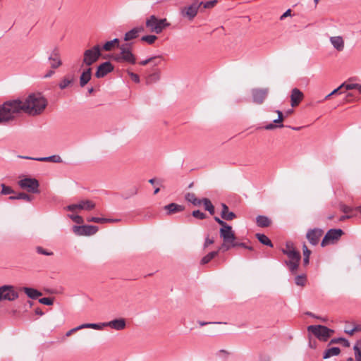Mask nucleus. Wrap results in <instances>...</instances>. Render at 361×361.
I'll return each instance as SVG.
<instances>
[{
	"instance_id": "1",
	"label": "nucleus",
	"mask_w": 361,
	"mask_h": 361,
	"mask_svg": "<svg viewBox=\"0 0 361 361\" xmlns=\"http://www.w3.org/2000/svg\"><path fill=\"white\" fill-rule=\"evenodd\" d=\"M8 121L13 120L16 116L23 112L30 116L41 114L47 105V99L40 93H32L28 95L24 101L14 99L5 102Z\"/></svg>"
},
{
	"instance_id": "2",
	"label": "nucleus",
	"mask_w": 361,
	"mask_h": 361,
	"mask_svg": "<svg viewBox=\"0 0 361 361\" xmlns=\"http://www.w3.org/2000/svg\"><path fill=\"white\" fill-rule=\"evenodd\" d=\"M120 51L116 53L112 56L113 60L118 63H128L135 64L136 63V58L130 50V44L126 43L121 44L119 47Z\"/></svg>"
},
{
	"instance_id": "3",
	"label": "nucleus",
	"mask_w": 361,
	"mask_h": 361,
	"mask_svg": "<svg viewBox=\"0 0 361 361\" xmlns=\"http://www.w3.org/2000/svg\"><path fill=\"white\" fill-rule=\"evenodd\" d=\"M146 27L151 32L160 34L162 31L170 25L166 18L159 19L154 15L150 16L147 18Z\"/></svg>"
},
{
	"instance_id": "4",
	"label": "nucleus",
	"mask_w": 361,
	"mask_h": 361,
	"mask_svg": "<svg viewBox=\"0 0 361 361\" xmlns=\"http://www.w3.org/2000/svg\"><path fill=\"white\" fill-rule=\"evenodd\" d=\"M101 55L100 46L98 44L95 45L84 51L82 64L90 66L99 59Z\"/></svg>"
},
{
	"instance_id": "5",
	"label": "nucleus",
	"mask_w": 361,
	"mask_h": 361,
	"mask_svg": "<svg viewBox=\"0 0 361 361\" xmlns=\"http://www.w3.org/2000/svg\"><path fill=\"white\" fill-rule=\"evenodd\" d=\"M307 331L312 333L318 339L322 341H326L334 332L322 325H310L307 327Z\"/></svg>"
},
{
	"instance_id": "6",
	"label": "nucleus",
	"mask_w": 361,
	"mask_h": 361,
	"mask_svg": "<svg viewBox=\"0 0 361 361\" xmlns=\"http://www.w3.org/2000/svg\"><path fill=\"white\" fill-rule=\"evenodd\" d=\"M19 187L31 193H39V181L36 178L24 177L18 182Z\"/></svg>"
},
{
	"instance_id": "7",
	"label": "nucleus",
	"mask_w": 361,
	"mask_h": 361,
	"mask_svg": "<svg viewBox=\"0 0 361 361\" xmlns=\"http://www.w3.org/2000/svg\"><path fill=\"white\" fill-rule=\"evenodd\" d=\"M19 295L11 285H4L0 286V301L12 302L18 298Z\"/></svg>"
},
{
	"instance_id": "8",
	"label": "nucleus",
	"mask_w": 361,
	"mask_h": 361,
	"mask_svg": "<svg viewBox=\"0 0 361 361\" xmlns=\"http://www.w3.org/2000/svg\"><path fill=\"white\" fill-rule=\"evenodd\" d=\"M95 207V204L88 200H81L78 203L69 204L64 209L73 213H78L80 210L90 211Z\"/></svg>"
},
{
	"instance_id": "9",
	"label": "nucleus",
	"mask_w": 361,
	"mask_h": 361,
	"mask_svg": "<svg viewBox=\"0 0 361 361\" xmlns=\"http://www.w3.org/2000/svg\"><path fill=\"white\" fill-rule=\"evenodd\" d=\"M343 234V231L340 228L330 229L324 235L321 245L325 247L329 244L334 243L335 241L338 240Z\"/></svg>"
},
{
	"instance_id": "10",
	"label": "nucleus",
	"mask_w": 361,
	"mask_h": 361,
	"mask_svg": "<svg viewBox=\"0 0 361 361\" xmlns=\"http://www.w3.org/2000/svg\"><path fill=\"white\" fill-rule=\"evenodd\" d=\"M202 2L195 1L191 5L185 6L181 10V15L183 17L192 20L197 15L199 8L202 6Z\"/></svg>"
},
{
	"instance_id": "11",
	"label": "nucleus",
	"mask_w": 361,
	"mask_h": 361,
	"mask_svg": "<svg viewBox=\"0 0 361 361\" xmlns=\"http://www.w3.org/2000/svg\"><path fill=\"white\" fill-rule=\"evenodd\" d=\"M98 228L92 225L73 226V231L77 235H92L95 234Z\"/></svg>"
},
{
	"instance_id": "12",
	"label": "nucleus",
	"mask_w": 361,
	"mask_h": 361,
	"mask_svg": "<svg viewBox=\"0 0 361 361\" xmlns=\"http://www.w3.org/2000/svg\"><path fill=\"white\" fill-rule=\"evenodd\" d=\"M254 103L261 104L268 95L269 88H254L251 90Z\"/></svg>"
},
{
	"instance_id": "13",
	"label": "nucleus",
	"mask_w": 361,
	"mask_h": 361,
	"mask_svg": "<svg viewBox=\"0 0 361 361\" xmlns=\"http://www.w3.org/2000/svg\"><path fill=\"white\" fill-rule=\"evenodd\" d=\"M323 230L320 228L310 229L307 231L306 238L310 244L312 245H316L318 244L320 238L323 235Z\"/></svg>"
},
{
	"instance_id": "14",
	"label": "nucleus",
	"mask_w": 361,
	"mask_h": 361,
	"mask_svg": "<svg viewBox=\"0 0 361 361\" xmlns=\"http://www.w3.org/2000/svg\"><path fill=\"white\" fill-rule=\"evenodd\" d=\"M48 59L50 61V67L53 69H56L62 65L60 51L58 47H55L51 51Z\"/></svg>"
},
{
	"instance_id": "15",
	"label": "nucleus",
	"mask_w": 361,
	"mask_h": 361,
	"mask_svg": "<svg viewBox=\"0 0 361 361\" xmlns=\"http://www.w3.org/2000/svg\"><path fill=\"white\" fill-rule=\"evenodd\" d=\"M220 237L223 239L224 242H233L235 240L236 237L232 227L228 226L225 228H221L219 230Z\"/></svg>"
},
{
	"instance_id": "16",
	"label": "nucleus",
	"mask_w": 361,
	"mask_h": 361,
	"mask_svg": "<svg viewBox=\"0 0 361 361\" xmlns=\"http://www.w3.org/2000/svg\"><path fill=\"white\" fill-rule=\"evenodd\" d=\"M113 70L114 66L109 61L104 62L97 67V70L95 73V77L97 78H103Z\"/></svg>"
},
{
	"instance_id": "17",
	"label": "nucleus",
	"mask_w": 361,
	"mask_h": 361,
	"mask_svg": "<svg viewBox=\"0 0 361 361\" xmlns=\"http://www.w3.org/2000/svg\"><path fill=\"white\" fill-rule=\"evenodd\" d=\"M20 158L26 159H31V160H35L39 161H50L53 163H61L62 162V159L59 155H52L50 157H23L19 156Z\"/></svg>"
},
{
	"instance_id": "18",
	"label": "nucleus",
	"mask_w": 361,
	"mask_h": 361,
	"mask_svg": "<svg viewBox=\"0 0 361 361\" xmlns=\"http://www.w3.org/2000/svg\"><path fill=\"white\" fill-rule=\"evenodd\" d=\"M161 78V71L158 68H152L151 71L147 73L146 83L152 84L158 82Z\"/></svg>"
},
{
	"instance_id": "19",
	"label": "nucleus",
	"mask_w": 361,
	"mask_h": 361,
	"mask_svg": "<svg viewBox=\"0 0 361 361\" xmlns=\"http://www.w3.org/2000/svg\"><path fill=\"white\" fill-rule=\"evenodd\" d=\"M303 99V93L298 88L292 90L290 95L291 106L293 107L298 106Z\"/></svg>"
},
{
	"instance_id": "20",
	"label": "nucleus",
	"mask_w": 361,
	"mask_h": 361,
	"mask_svg": "<svg viewBox=\"0 0 361 361\" xmlns=\"http://www.w3.org/2000/svg\"><path fill=\"white\" fill-rule=\"evenodd\" d=\"M106 326H109L115 330L119 331L124 329L126 326V320L124 319L120 318L106 322Z\"/></svg>"
},
{
	"instance_id": "21",
	"label": "nucleus",
	"mask_w": 361,
	"mask_h": 361,
	"mask_svg": "<svg viewBox=\"0 0 361 361\" xmlns=\"http://www.w3.org/2000/svg\"><path fill=\"white\" fill-rule=\"evenodd\" d=\"M333 47L338 51H342L344 49V40L341 36H334L329 38Z\"/></svg>"
},
{
	"instance_id": "22",
	"label": "nucleus",
	"mask_w": 361,
	"mask_h": 361,
	"mask_svg": "<svg viewBox=\"0 0 361 361\" xmlns=\"http://www.w3.org/2000/svg\"><path fill=\"white\" fill-rule=\"evenodd\" d=\"M164 209L166 211L168 215H171L183 211L185 207L176 203H171L164 206Z\"/></svg>"
},
{
	"instance_id": "23",
	"label": "nucleus",
	"mask_w": 361,
	"mask_h": 361,
	"mask_svg": "<svg viewBox=\"0 0 361 361\" xmlns=\"http://www.w3.org/2000/svg\"><path fill=\"white\" fill-rule=\"evenodd\" d=\"M276 113L278 114V118L276 119H274L273 121V123H269V124H267L264 128L266 130H273L277 127L279 128H282L283 127V125L281 124V123L283 121V113L281 111H276Z\"/></svg>"
},
{
	"instance_id": "24",
	"label": "nucleus",
	"mask_w": 361,
	"mask_h": 361,
	"mask_svg": "<svg viewBox=\"0 0 361 361\" xmlns=\"http://www.w3.org/2000/svg\"><path fill=\"white\" fill-rule=\"evenodd\" d=\"M222 210L221 213V218L226 221H231L235 218V214L233 212L228 211V207L226 204H221Z\"/></svg>"
},
{
	"instance_id": "25",
	"label": "nucleus",
	"mask_w": 361,
	"mask_h": 361,
	"mask_svg": "<svg viewBox=\"0 0 361 361\" xmlns=\"http://www.w3.org/2000/svg\"><path fill=\"white\" fill-rule=\"evenodd\" d=\"M92 69L88 68L84 71L80 77V85L81 87H84L91 79Z\"/></svg>"
},
{
	"instance_id": "26",
	"label": "nucleus",
	"mask_w": 361,
	"mask_h": 361,
	"mask_svg": "<svg viewBox=\"0 0 361 361\" xmlns=\"http://www.w3.org/2000/svg\"><path fill=\"white\" fill-rule=\"evenodd\" d=\"M23 290L31 299H36L42 295L40 291L32 288L24 287Z\"/></svg>"
},
{
	"instance_id": "27",
	"label": "nucleus",
	"mask_w": 361,
	"mask_h": 361,
	"mask_svg": "<svg viewBox=\"0 0 361 361\" xmlns=\"http://www.w3.org/2000/svg\"><path fill=\"white\" fill-rule=\"evenodd\" d=\"M6 106H8V104H6L5 102L2 105H0V124L8 122Z\"/></svg>"
},
{
	"instance_id": "28",
	"label": "nucleus",
	"mask_w": 361,
	"mask_h": 361,
	"mask_svg": "<svg viewBox=\"0 0 361 361\" xmlns=\"http://www.w3.org/2000/svg\"><path fill=\"white\" fill-rule=\"evenodd\" d=\"M185 198L187 201L191 202L194 206H200L202 204V199H197L195 195L192 192H188Z\"/></svg>"
},
{
	"instance_id": "29",
	"label": "nucleus",
	"mask_w": 361,
	"mask_h": 361,
	"mask_svg": "<svg viewBox=\"0 0 361 361\" xmlns=\"http://www.w3.org/2000/svg\"><path fill=\"white\" fill-rule=\"evenodd\" d=\"M256 222L258 226L264 228L269 226L270 225L271 221L268 217L259 215L257 216Z\"/></svg>"
},
{
	"instance_id": "30",
	"label": "nucleus",
	"mask_w": 361,
	"mask_h": 361,
	"mask_svg": "<svg viewBox=\"0 0 361 361\" xmlns=\"http://www.w3.org/2000/svg\"><path fill=\"white\" fill-rule=\"evenodd\" d=\"M340 352H341V350L338 347H333V348H329L324 352L323 358L328 359L331 356L338 355L340 353Z\"/></svg>"
},
{
	"instance_id": "31",
	"label": "nucleus",
	"mask_w": 361,
	"mask_h": 361,
	"mask_svg": "<svg viewBox=\"0 0 361 361\" xmlns=\"http://www.w3.org/2000/svg\"><path fill=\"white\" fill-rule=\"evenodd\" d=\"M9 200H23L26 202H31L32 200V197L30 195H29L25 192H20L16 195L10 196Z\"/></svg>"
},
{
	"instance_id": "32",
	"label": "nucleus",
	"mask_w": 361,
	"mask_h": 361,
	"mask_svg": "<svg viewBox=\"0 0 361 361\" xmlns=\"http://www.w3.org/2000/svg\"><path fill=\"white\" fill-rule=\"evenodd\" d=\"M82 328L83 329H93L96 330H101L103 327L106 326V322L100 323V324H94V323H85L82 324Z\"/></svg>"
},
{
	"instance_id": "33",
	"label": "nucleus",
	"mask_w": 361,
	"mask_h": 361,
	"mask_svg": "<svg viewBox=\"0 0 361 361\" xmlns=\"http://www.w3.org/2000/svg\"><path fill=\"white\" fill-rule=\"evenodd\" d=\"M256 238L258 239V240L262 244L267 245V246L271 247H273V244H272L271 241L264 234L257 233L256 234Z\"/></svg>"
},
{
	"instance_id": "34",
	"label": "nucleus",
	"mask_w": 361,
	"mask_h": 361,
	"mask_svg": "<svg viewBox=\"0 0 361 361\" xmlns=\"http://www.w3.org/2000/svg\"><path fill=\"white\" fill-rule=\"evenodd\" d=\"M202 203L204 204L205 210L208 211L210 214H214V207L209 199L203 198Z\"/></svg>"
},
{
	"instance_id": "35",
	"label": "nucleus",
	"mask_w": 361,
	"mask_h": 361,
	"mask_svg": "<svg viewBox=\"0 0 361 361\" xmlns=\"http://www.w3.org/2000/svg\"><path fill=\"white\" fill-rule=\"evenodd\" d=\"M137 31L133 28L125 34L124 40L128 42L137 38Z\"/></svg>"
},
{
	"instance_id": "36",
	"label": "nucleus",
	"mask_w": 361,
	"mask_h": 361,
	"mask_svg": "<svg viewBox=\"0 0 361 361\" xmlns=\"http://www.w3.org/2000/svg\"><path fill=\"white\" fill-rule=\"evenodd\" d=\"M287 257L289 258L288 261L300 260V253L295 250H291V252L287 253Z\"/></svg>"
},
{
	"instance_id": "37",
	"label": "nucleus",
	"mask_w": 361,
	"mask_h": 361,
	"mask_svg": "<svg viewBox=\"0 0 361 361\" xmlns=\"http://www.w3.org/2000/svg\"><path fill=\"white\" fill-rule=\"evenodd\" d=\"M219 253V250L217 251H213L209 253H208L207 255H205L201 260V263L202 264H205L210 262L213 258H214Z\"/></svg>"
},
{
	"instance_id": "38",
	"label": "nucleus",
	"mask_w": 361,
	"mask_h": 361,
	"mask_svg": "<svg viewBox=\"0 0 361 361\" xmlns=\"http://www.w3.org/2000/svg\"><path fill=\"white\" fill-rule=\"evenodd\" d=\"M300 260H295V261H286V265L288 267L290 271L293 274L295 273L298 267H299V262Z\"/></svg>"
},
{
	"instance_id": "39",
	"label": "nucleus",
	"mask_w": 361,
	"mask_h": 361,
	"mask_svg": "<svg viewBox=\"0 0 361 361\" xmlns=\"http://www.w3.org/2000/svg\"><path fill=\"white\" fill-rule=\"evenodd\" d=\"M340 87H341V90L343 88H345V90H351L356 89L359 91V87H360V85H359L357 83L347 84L345 82H343L340 85Z\"/></svg>"
},
{
	"instance_id": "40",
	"label": "nucleus",
	"mask_w": 361,
	"mask_h": 361,
	"mask_svg": "<svg viewBox=\"0 0 361 361\" xmlns=\"http://www.w3.org/2000/svg\"><path fill=\"white\" fill-rule=\"evenodd\" d=\"M68 216L75 223L78 224H81L83 223V219L82 216L77 214V213H73L68 214Z\"/></svg>"
},
{
	"instance_id": "41",
	"label": "nucleus",
	"mask_w": 361,
	"mask_h": 361,
	"mask_svg": "<svg viewBox=\"0 0 361 361\" xmlns=\"http://www.w3.org/2000/svg\"><path fill=\"white\" fill-rule=\"evenodd\" d=\"M306 282V276L305 274L298 275L295 278V283L297 286H304Z\"/></svg>"
},
{
	"instance_id": "42",
	"label": "nucleus",
	"mask_w": 361,
	"mask_h": 361,
	"mask_svg": "<svg viewBox=\"0 0 361 361\" xmlns=\"http://www.w3.org/2000/svg\"><path fill=\"white\" fill-rule=\"evenodd\" d=\"M157 39V37L156 35H149L142 37L141 40L148 43L149 44H152Z\"/></svg>"
},
{
	"instance_id": "43",
	"label": "nucleus",
	"mask_w": 361,
	"mask_h": 361,
	"mask_svg": "<svg viewBox=\"0 0 361 361\" xmlns=\"http://www.w3.org/2000/svg\"><path fill=\"white\" fill-rule=\"evenodd\" d=\"M1 193L2 195H9L14 193V190L9 186H6L5 184L2 183L1 185Z\"/></svg>"
},
{
	"instance_id": "44",
	"label": "nucleus",
	"mask_w": 361,
	"mask_h": 361,
	"mask_svg": "<svg viewBox=\"0 0 361 361\" xmlns=\"http://www.w3.org/2000/svg\"><path fill=\"white\" fill-rule=\"evenodd\" d=\"M73 82V80L72 79H68V78H64L63 80H62L61 81V82L59 83V87L60 89L61 90H63L65 88H66L70 84H71Z\"/></svg>"
},
{
	"instance_id": "45",
	"label": "nucleus",
	"mask_w": 361,
	"mask_h": 361,
	"mask_svg": "<svg viewBox=\"0 0 361 361\" xmlns=\"http://www.w3.org/2000/svg\"><path fill=\"white\" fill-rule=\"evenodd\" d=\"M233 243V242H224L219 250H222L223 252L227 251L231 247H234V246L232 245Z\"/></svg>"
},
{
	"instance_id": "46",
	"label": "nucleus",
	"mask_w": 361,
	"mask_h": 361,
	"mask_svg": "<svg viewBox=\"0 0 361 361\" xmlns=\"http://www.w3.org/2000/svg\"><path fill=\"white\" fill-rule=\"evenodd\" d=\"M192 215L193 217L197 218L198 219H204L207 217L206 214L200 212V210L193 211Z\"/></svg>"
},
{
	"instance_id": "47",
	"label": "nucleus",
	"mask_w": 361,
	"mask_h": 361,
	"mask_svg": "<svg viewBox=\"0 0 361 361\" xmlns=\"http://www.w3.org/2000/svg\"><path fill=\"white\" fill-rule=\"evenodd\" d=\"M291 250H295L293 244L290 242H288L286 244L285 248L282 249V252L286 255L288 252H291Z\"/></svg>"
},
{
	"instance_id": "48",
	"label": "nucleus",
	"mask_w": 361,
	"mask_h": 361,
	"mask_svg": "<svg viewBox=\"0 0 361 361\" xmlns=\"http://www.w3.org/2000/svg\"><path fill=\"white\" fill-rule=\"evenodd\" d=\"M159 58H160L159 56H152V57L148 58L145 60L140 61L139 63L141 66H146L147 64L150 63L151 62H154V61L159 59Z\"/></svg>"
},
{
	"instance_id": "49",
	"label": "nucleus",
	"mask_w": 361,
	"mask_h": 361,
	"mask_svg": "<svg viewBox=\"0 0 361 361\" xmlns=\"http://www.w3.org/2000/svg\"><path fill=\"white\" fill-rule=\"evenodd\" d=\"M39 302L43 305H52L54 303V300L50 298H42L39 300Z\"/></svg>"
},
{
	"instance_id": "50",
	"label": "nucleus",
	"mask_w": 361,
	"mask_h": 361,
	"mask_svg": "<svg viewBox=\"0 0 361 361\" xmlns=\"http://www.w3.org/2000/svg\"><path fill=\"white\" fill-rule=\"evenodd\" d=\"M353 350L355 351V361H361V350L357 345H355Z\"/></svg>"
},
{
	"instance_id": "51",
	"label": "nucleus",
	"mask_w": 361,
	"mask_h": 361,
	"mask_svg": "<svg viewBox=\"0 0 361 361\" xmlns=\"http://www.w3.org/2000/svg\"><path fill=\"white\" fill-rule=\"evenodd\" d=\"M115 47L111 41L106 42L102 47V49L106 51H111Z\"/></svg>"
},
{
	"instance_id": "52",
	"label": "nucleus",
	"mask_w": 361,
	"mask_h": 361,
	"mask_svg": "<svg viewBox=\"0 0 361 361\" xmlns=\"http://www.w3.org/2000/svg\"><path fill=\"white\" fill-rule=\"evenodd\" d=\"M217 3L216 0L207 1L205 3L202 2V4L204 8H210L214 7Z\"/></svg>"
},
{
	"instance_id": "53",
	"label": "nucleus",
	"mask_w": 361,
	"mask_h": 361,
	"mask_svg": "<svg viewBox=\"0 0 361 361\" xmlns=\"http://www.w3.org/2000/svg\"><path fill=\"white\" fill-rule=\"evenodd\" d=\"M105 218H99V217H91L87 219V221L89 222H94L99 224H104Z\"/></svg>"
},
{
	"instance_id": "54",
	"label": "nucleus",
	"mask_w": 361,
	"mask_h": 361,
	"mask_svg": "<svg viewBox=\"0 0 361 361\" xmlns=\"http://www.w3.org/2000/svg\"><path fill=\"white\" fill-rule=\"evenodd\" d=\"M37 252L39 254L47 255V256H51L53 255V252H48L47 250H44L42 247H37Z\"/></svg>"
},
{
	"instance_id": "55",
	"label": "nucleus",
	"mask_w": 361,
	"mask_h": 361,
	"mask_svg": "<svg viewBox=\"0 0 361 361\" xmlns=\"http://www.w3.org/2000/svg\"><path fill=\"white\" fill-rule=\"evenodd\" d=\"M128 74L129 75L133 81H134L136 83L140 82V78L137 74L130 72L129 71H128Z\"/></svg>"
},
{
	"instance_id": "56",
	"label": "nucleus",
	"mask_w": 361,
	"mask_h": 361,
	"mask_svg": "<svg viewBox=\"0 0 361 361\" xmlns=\"http://www.w3.org/2000/svg\"><path fill=\"white\" fill-rule=\"evenodd\" d=\"M82 329V325H79L75 328H73L71 329V330L68 331L66 333V336L68 337V336H71L73 333L79 331V330H81Z\"/></svg>"
},
{
	"instance_id": "57",
	"label": "nucleus",
	"mask_w": 361,
	"mask_h": 361,
	"mask_svg": "<svg viewBox=\"0 0 361 361\" xmlns=\"http://www.w3.org/2000/svg\"><path fill=\"white\" fill-rule=\"evenodd\" d=\"M340 209L345 214L349 213L352 211L351 207L343 204L340 205Z\"/></svg>"
},
{
	"instance_id": "58",
	"label": "nucleus",
	"mask_w": 361,
	"mask_h": 361,
	"mask_svg": "<svg viewBox=\"0 0 361 361\" xmlns=\"http://www.w3.org/2000/svg\"><path fill=\"white\" fill-rule=\"evenodd\" d=\"M214 220L219 224L221 226V228H225V227H227L229 225L226 223L224 221L220 219L219 217L217 216H215L214 217Z\"/></svg>"
},
{
	"instance_id": "59",
	"label": "nucleus",
	"mask_w": 361,
	"mask_h": 361,
	"mask_svg": "<svg viewBox=\"0 0 361 361\" xmlns=\"http://www.w3.org/2000/svg\"><path fill=\"white\" fill-rule=\"evenodd\" d=\"M341 90V87H337L336 89L334 90L330 94H329L328 95H326L325 97V99H328L330 97H331L332 95L335 94H337V93H340L341 94L342 92H339L340 90Z\"/></svg>"
},
{
	"instance_id": "60",
	"label": "nucleus",
	"mask_w": 361,
	"mask_h": 361,
	"mask_svg": "<svg viewBox=\"0 0 361 361\" xmlns=\"http://www.w3.org/2000/svg\"><path fill=\"white\" fill-rule=\"evenodd\" d=\"M302 250H303L304 257H305V256L310 257V255L311 254V251L307 248V247L305 244L303 245Z\"/></svg>"
},
{
	"instance_id": "61",
	"label": "nucleus",
	"mask_w": 361,
	"mask_h": 361,
	"mask_svg": "<svg viewBox=\"0 0 361 361\" xmlns=\"http://www.w3.org/2000/svg\"><path fill=\"white\" fill-rule=\"evenodd\" d=\"M342 340H343V338H335L331 340L329 344L338 343L342 342Z\"/></svg>"
},
{
	"instance_id": "62",
	"label": "nucleus",
	"mask_w": 361,
	"mask_h": 361,
	"mask_svg": "<svg viewBox=\"0 0 361 361\" xmlns=\"http://www.w3.org/2000/svg\"><path fill=\"white\" fill-rule=\"evenodd\" d=\"M291 13V10L288 9L280 17L281 20H283L285 18L290 16Z\"/></svg>"
},
{
	"instance_id": "63",
	"label": "nucleus",
	"mask_w": 361,
	"mask_h": 361,
	"mask_svg": "<svg viewBox=\"0 0 361 361\" xmlns=\"http://www.w3.org/2000/svg\"><path fill=\"white\" fill-rule=\"evenodd\" d=\"M213 243H214V240L207 238H206L205 242H204V247H207L209 245H212Z\"/></svg>"
},
{
	"instance_id": "64",
	"label": "nucleus",
	"mask_w": 361,
	"mask_h": 361,
	"mask_svg": "<svg viewBox=\"0 0 361 361\" xmlns=\"http://www.w3.org/2000/svg\"><path fill=\"white\" fill-rule=\"evenodd\" d=\"M112 44L114 45L115 47L119 48L121 45L119 44V39L117 38L114 39L113 40H111Z\"/></svg>"
}]
</instances>
